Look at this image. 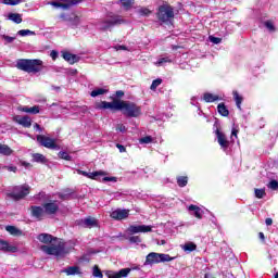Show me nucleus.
<instances>
[{"label":"nucleus","instance_id":"obj_52","mask_svg":"<svg viewBox=\"0 0 278 278\" xmlns=\"http://www.w3.org/2000/svg\"><path fill=\"white\" fill-rule=\"evenodd\" d=\"M3 38L7 42L11 43V42H14V40H16L15 37H10L8 35H3Z\"/></svg>","mask_w":278,"mask_h":278},{"label":"nucleus","instance_id":"obj_35","mask_svg":"<svg viewBox=\"0 0 278 278\" xmlns=\"http://www.w3.org/2000/svg\"><path fill=\"white\" fill-rule=\"evenodd\" d=\"M5 230L11 233V236H18L21 233V230L14 226H7Z\"/></svg>","mask_w":278,"mask_h":278},{"label":"nucleus","instance_id":"obj_32","mask_svg":"<svg viewBox=\"0 0 278 278\" xmlns=\"http://www.w3.org/2000/svg\"><path fill=\"white\" fill-rule=\"evenodd\" d=\"M101 94H108V89H103V88H97L93 89L90 93V97H101Z\"/></svg>","mask_w":278,"mask_h":278},{"label":"nucleus","instance_id":"obj_63","mask_svg":"<svg viewBox=\"0 0 278 278\" xmlns=\"http://www.w3.org/2000/svg\"><path fill=\"white\" fill-rule=\"evenodd\" d=\"M197 101V97H192L191 98V105H197V103H194Z\"/></svg>","mask_w":278,"mask_h":278},{"label":"nucleus","instance_id":"obj_12","mask_svg":"<svg viewBox=\"0 0 278 278\" xmlns=\"http://www.w3.org/2000/svg\"><path fill=\"white\" fill-rule=\"evenodd\" d=\"M113 220H125L129 218V210L127 208H116L110 213Z\"/></svg>","mask_w":278,"mask_h":278},{"label":"nucleus","instance_id":"obj_22","mask_svg":"<svg viewBox=\"0 0 278 278\" xmlns=\"http://www.w3.org/2000/svg\"><path fill=\"white\" fill-rule=\"evenodd\" d=\"M78 175H83L84 177H88L89 179H97V177H100L101 175H103V172L99 170V172L87 173L85 170L78 169Z\"/></svg>","mask_w":278,"mask_h":278},{"label":"nucleus","instance_id":"obj_6","mask_svg":"<svg viewBox=\"0 0 278 278\" xmlns=\"http://www.w3.org/2000/svg\"><path fill=\"white\" fill-rule=\"evenodd\" d=\"M27 194H29V186L22 185L14 187L12 192H9L7 197H9V199H12L13 201H21L22 199H25Z\"/></svg>","mask_w":278,"mask_h":278},{"label":"nucleus","instance_id":"obj_15","mask_svg":"<svg viewBox=\"0 0 278 278\" xmlns=\"http://www.w3.org/2000/svg\"><path fill=\"white\" fill-rule=\"evenodd\" d=\"M122 20L116 16V17H111L109 20L103 21L100 24V29H102L103 31L110 29L111 27H114V25H121Z\"/></svg>","mask_w":278,"mask_h":278},{"label":"nucleus","instance_id":"obj_58","mask_svg":"<svg viewBox=\"0 0 278 278\" xmlns=\"http://www.w3.org/2000/svg\"><path fill=\"white\" fill-rule=\"evenodd\" d=\"M7 170H9L10 173H16V166H8Z\"/></svg>","mask_w":278,"mask_h":278},{"label":"nucleus","instance_id":"obj_64","mask_svg":"<svg viewBox=\"0 0 278 278\" xmlns=\"http://www.w3.org/2000/svg\"><path fill=\"white\" fill-rule=\"evenodd\" d=\"M258 238H260L261 240H265L264 232H260V233H258Z\"/></svg>","mask_w":278,"mask_h":278},{"label":"nucleus","instance_id":"obj_26","mask_svg":"<svg viewBox=\"0 0 278 278\" xmlns=\"http://www.w3.org/2000/svg\"><path fill=\"white\" fill-rule=\"evenodd\" d=\"M8 18L9 21L16 23V25H21V23H23V15L18 13H9Z\"/></svg>","mask_w":278,"mask_h":278},{"label":"nucleus","instance_id":"obj_30","mask_svg":"<svg viewBox=\"0 0 278 278\" xmlns=\"http://www.w3.org/2000/svg\"><path fill=\"white\" fill-rule=\"evenodd\" d=\"M176 181L179 188H186L188 186V176H178Z\"/></svg>","mask_w":278,"mask_h":278},{"label":"nucleus","instance_id":"obj_61","mask_svg":"<svg viewBox=\"0 0 278 278\" xmlns=\"http://www.w3.org/2000/svg\"><path fill=\"white\" fill-rule=\"evenodd\" d=\"M29 110H30L29 106H23V108L21 109V111H22V112H25L26 114H29Z\"/></svg>","mask_w":278,"mask_h":278},{"label":"nucleus","instance_id":"obj_49","mask_svg":"<svg viewBox=\"0 0 278 278\" xmlns=\"http://www.w3.org/2000/svg\"><path fill=\"white\" fill-rule=\"evenodd\" d=\"M113 49H115V51H129L126 46L121 45L114 46Z\"/></svg>","mask_w":278,"mask_h":278},{"label":"nucleus","instance_id":"obj_45","mask_svg":"<svg viewBox=\"0 0 278 278\" xmlns=\"http://www.w3.org/2000/svg\"><path fill=\"white\" fill-rule=\"evenodd\" d=\"M2 3H4V5H18L21 0H2Z\"/></svg>","mask_w":278,"mask_h":278},{"label":"nucleus","instance_id":"obj_13","mask_svg":"<svg viewBox=\"0 0 278 278\" xmlns=\"http://www.w3.org/2000/svg\"><path fill=\"white\" fill-rule=\"evenodd\" d=\"M37 141L41 143V147H46V149H58V144H55V139H51V137L38 135Z\"/></svg>","mask_w":278,"mask_h":278},{"label":"nucleus","instance_id":"obj_41","mask_svg":"<svg viewBox=\"0 0 278 278\" xmlns=\"http://www.w3.org/2000/svg\"><path fill=\"white\" fill-rule=\"evenodd\" d=\"M140 144H151L153 142V138L151 136H146L139 139Z\"/></svg>","mask_w":278,"mask_h":278},{"label":"nucleus","instance_id":"obj_40","mask_svg":"<svg viewBox=\"0 0 278 278\" xmlns=\"http://www.w3.org/2000/svg\"><path fill=\"white\" fill-rule=\"evenodd\" d=\"M59 157H61V160H66V162H71V160H73V156L64 151L59 152Z\"/></svg>","mask_w":278,"mask_h":278},{"label":"nucleus","instance_id":"obj_53","mask_svg":"<svg viewBox=\"0 0 278 278\" xmlns=\"http://www.w3.org/2000/svg\"><path fill=\"white\" fill-rule=\"evenodd\" d=\"M116 148L118 149L119 153H125V151H127V149L125 148V146L117 143Z\"/></svg>","mask_w":278,"mask_h":278},{"label":"nucleus","instance_id":"obj_27","mask_svg":"<svg viewBox=\"0 0 278 278\" xmlns=\"http://www.w3.org/2000/svg\"><path fill=\"white\" fill-rule=\"evenodd\" d=\"M232 97L235 99L238 110L242 111V101H244V98H242V96H240V93H238V91H233Z\"/></svg>","mask_w":278,"mask_h":278},{"label":"nucleus","instance_id":"obj_21","mask_svg":"<svg viewBox=\"0 0 278 278\" xmlns=\"http://www.w3.org/2000/svg\"><path fill=\"white\" fill-rule=\"evenodd\" d=\"M63 59L65 60V62H68L70 64H76V62H79V56L71 52H64Z\"/></svg>","mask_w":278,"mask_h":278},{"label":"nucleus","instance_id":"obj_23","mask_svg":"<svg viewBox=\"0 0 278 278\" xmlns=\"http://www.w3.org/2000/svg\"><path fill=\"white\" fill-rule=\"evenodd\" d=\"M203 101H205V103H214L216 101H220V98L217 94L205 92L203 94Z\"/></svg>","mask_w":278,"mask_h":278},{"label":"nucleus","instance_id":"obj_9","mask_svg":"<svg viewBox=\"0 0 278 278\" xmlns=\"http://www.w3.org/2000/svg\"><path fill=\"white\" fill-rule=\"evenodd\" d=\"M151 231H153V227L147 225H130L127 228V232L130 236H134L136 233H151Z\"/></svg>","mask_w":278,"mask_h":278},{"label":"nucleus","instance_id":"obj_50","mask_svg":"<svg viewBox=\"0 0 278 278\" xmlns=\"http://www.w3.org/2000/svg\"><path fill=\"white\" fill-rule=\"evenodd\" d=\"M59 18H61V21H73V17H68V15H66L65 13H62Z\"/></svg>","mask_w":278,"mask_h":278},{"label":"nucleus","instance_id":"obj_18","mask_svg":"<svg viewBox=\"0 0 278 278\" xmlns=\"http://www.w3.org/2000/svg\"><path fill=\"white\" fill-rule=\"evenodd\" d=\"M31 216L37 218V220H42L45 218V208L42 206H31L30 207Z\"/></svg>","mask_w":278,"mask_h":278},{"label":"nucleus","instance_id":"obj_10","mask_svg":"<svg viewBox=\"0 0 278 278\" xmlns=\"http://www.w3.org/2000/svg\"><path fill=\"white\" fill-rule=\"evenodd\" d=\"M119 101L121 100H114L113 102H108V101L98 102L96 103V110L118 111V108H121Z\"/></svg>","mask_w":278,"mask_h":278},{"label":"nucleus","instance_id":"obj_55","mask_svg":"<svg viewBox=\"0 0 278 278\" xmlns=\"http://www.w3.org/2000/svg\"><path fill=\"white\" fill-rule=\"evenodd\" d=\"M50 58H52V60H58V51L52 50L50 53Z\"/></svg>","mask_w":278,"mask_h":278},{"label":"nucleus","instance_id":"obj_3","mask_svg":"<svg viewBox=\"0 0 278 278\" xmlns=\"http://www.w3.org/2000/svg\"><path fill=\"white\" fill-rule=\"evenodd\" d=\"M117 111L123 112L124 116H127L128 118H138V116L142 114V109L129 101L119 100V108Z\"/></svg>","mask_w":278,"mask_h":278},{"label":"nucleus","instance_id":"obj_51","mask_svg":"<svg viewBox=\"0 0 278 278\" xmlns=\"http://www.w3.org/2000/svg\"><path fill=\"white\" fill-rule=\"evenodd\" d=\"M265 27H267L269 31H275V25H273L271 22H266Z\"/></svg>","mask_w":278,"mask_h":278},{"label":"nucleus","instance_id":"obj_44","mask_svg":"<svg viewBox=\"0 0 278 278\" xmlns=\"http://www.w3.org/2000/svg\"><path fill=\"white\" fill-rule=\"evenodd\" d=\"M267 188H269V190H278V181L270 180L269 184L267 185Z\"/></svg>","mask_w":278,"mask_h":278},{"label":"nucleus","instance_id":"obj_43","mask_svg":"<svg viewBox=\"0 0 278 278\" xmlns=\"http://www.w3.org/2000/svg\"><path fill=\"white\" fill-rule=\"evenodd\" d=\"M93 277L97 278H103V273H101V269H99V266H94L93 267V273H92Z\"/></svg>","mask_w":278,"mask_h":278},{"label":"nucleus","instance_id":"obj_42","mask_svg":"<svg viewBox=\"0 0 278 278\" xmlns=\"http://www.w3.org/2000/svg\"><path fill=\"white\" fill-rule=\"evenodd\" d=\"M162 85V78L154 79L150 87V90H157V87Z\"/></svg>","mask_w":278,"mask_h":278},{"label":"nucleus","instance_id":"obj_29","mask_svg":"<svg viewBox=\"0 0 278 278\" xmlns=\"http://www.w3.org/2000/svg\"><path fill=\"white\" fill-rule=\"evenodd\" d=\"M217 112L220 114V116H229V110L225 105V103H219L217 105Z\"/></svg>","mask_w":278,"mask_h":278},{"label":"nucleus","instance_id":"obj_39","mask_svg":"<svg viewBox=\"0 0 278 278\" xmlns=\"http://www.w3.org/2000/svg\"><path fill=\"white\" fill-rule=\"evenodd\" d=\"M254 194H255L256 199H264V197L266 194V190L265 189H254Z\"/></svg>","mask_w":278,"mask_h":278},{"label":"nucleus","instance_id":"obj_7","mask_svg":"<svg viewBox=\"0 0 278 278\" xmlns=\"http://www.w3.org/2000/svg\"><path fill=\"white\" fill-rule=\"evenodd\" d=\"M215 136L220 149L224 150L225 153H227V151H229V146L231 144L229 139H227V135H225V132H223L220 128H217L215 130Z\"/></svg>","mask_w":278,"mask_h":278},{"label":"nucleus","instance_id":"obj_11","mask_svg":"<svg viewBox=\"0 0 278 278\" xmlns=\"http://www.w3.org/2000/svg\"><path fill=\"white\" fill-rule=\"evenodd\" d=\"M58 1H50L48 5H52L53 8H61L62 10H68L72 5H77V3H81V0H60Z\"/></svg>","mask_w":278,"mask_h":278},{"label":"nucleus","instance_id":"obj_2","mask_svg":"<svg viewBox=\"0 0 278 278\" xmlns=\"http://www.w3.org/2000/svg\"><path fill=\"white\" fill-rule=\"evenodd\" d=\"M16 68L25 73H40L42 71V61L38 59H20L16 61Z\"/></svg>","mask_w":278,"mask_h":278},{"label":"nucleus","instance_id":"obj_46","mask_svg":"<svg viewBox=\"0 0 278 278\" xmlns=\"http://www.w3.org/2000/svg\"><path fill=\"white\" fill-rule=\"evenodd\" d=\"M210 41L213 42V45H220L222 40L220 38L218 37H214V36H210Z\"/></svg>","mask_w":278,"mask_h":278},{"label":"nucleus","instance_id":"obj_59","mask_svg":"<svg viewBox=\"0 0 278 278\" xmlns=\"http://www.w3.org/2000/svg\"><path fill=\"white\" fill-rule=\"evenodd\" d=\"M265 225H267V227H270V225H273V218H266Z\"/></svg>","mask_w":278,"mask_h":278},{"label":"nucleus","instance_id":"obj_24","mask_svg":"<svg viewBox=\"0 0 278 278\" xmlns=\"http://www.w3.org/2000/svg\"><path fill=\"white\" fill-rule=\"evenodd\" d=\"M180 249L185 251V253H192V251H197V245L194 242H186L180 245Z\"/></svg>","mask_w":278,"mask_h":278},{"label":"nucleus","instance_id":"obj_57","mask_svg":"<svg viewBox=\"0 0 278 278\" xmlns=\"http://www.w3.org/2000/svg\"><path fill=\"white\" fill-rule=\"evenodd\" d=\"M72 21H73V25H75L76 27L77 25H79V16H74Z\"/></svg>","mask_w":278,"mask_h":278},{"label":"nucleus","instance_id":"obj_54","mask_svg":"<svg viewBox=\"0 0 278 278\" xmlns=\"http://www.w3.org/2000/svg\"><path fill=\"white\" fill-rule=\"evenodd\" d=\"M103 181H114V182H116V181H118V179L116 177H104Z\"/></svg>","mask_w":278,"mask_h":278},{"label":"nucleus","instance_id":"obj_48","mask_svg":"<svg viewBox=\"0 0 278 278\" xmlns=\"http://www.w3.org/2000/svg\"><path fill=\"white\" fill-rule=\"evenodd\" d=\"M116 131H121V134H125V131H127V127H125V125L123 124H118L116 126Z\"/></svg>","mask_w":278,"mask_h":278},{"label":"nucleus","instance_id":"obj_19","mask_svg":"<svg viewBox=\"0 0 278 278\" xmlns=\"http://www.w3.org/2000/svg\"><path fill=\"white\" fill-rule=\"evenodd\" d=\"M59 208L60 206L55 202H48L43 204V212L46 214H55V212H58Z\"/></svg>","mask_w":278,"mask_h":278},{"label":"nucleus","instance_id":"obj_25","mask_svg":"<svg viewBox=\"0 0 278 278\" xmlns=\"http://www.w3.org/2000/svg\"><path fill=\"white\" fill-rule=\"evenodd\" d=\"M62 273H65L67 276L80 275L81 274V271H79L78 266L66 267L65 269L62 270Z\"/></svg>","mask_w":278,"mask_h":278},{"label":"nucleus","instance_id":"obj_1","mask_svg":"<svg viewBox=\"0 0 278 278\" xmlns=\"http://www.w3.org/2000/svg\"><path fill=\"white\" fill-rule=\"evenodd\" d=\"M37 239L42 244L49 245H41L40 250L46 253V255H54V257H64L70 253V249L66 248V242L62 239H58L49 233H40Z\"/></svg>","mask_w":278,"mask_h":278},{"label":"nucleus","instance_id":"obj_62","mask_svg":"<svg viewBox=\"0 0 278 278\" xmlns=\"http://www.w3.org/2000/svg\"><path fill=\"white\" fill-rule=\"evenodd\" d=\"M34 128H35L37 131H42V128H40V125H38V124H35V125H34Z\"/></svg>","mask_w":278,"mask_h":278},{"label":"nucleus","instance_id":"obj_34","mask_svg":"<svg viewBox=\"0 0 278 278\" xmlns=\"http://www.w3.org/2000/svg\"><path fill=\"white\" fill-rule=\"evenodd\" d=\"M0 153L1 155H12V150L8 146L0 143Z\"/></svg>","mask_w":278,"mask_h":278},{"label":"nucleus","instance_id":"obj_20","mask_svg":"<svg viewBox=\"0 0 278 278\" xmlns=\"http://www.w3.org/2000/svg\"><path fill=\"white\" fill-rule=\"evenodd\" d=\"M188 211L191 213L192 216H194L195 218H199V220L203 218V211L201 210V207L194 204H191L188 206Z\"/></svg>","mask_w":278,"mask_h":278},{"label":"nucleus","instance_id":"obj_60","mask_svg":"<svg viewBox=\"0 0 278 278\" xmlns=\"http://www.w3.org/2000/svg\"><path fill=\"white\" fill-rule=\"evenodd\" d=\"M116 97H118V98L125 97V92L123 90H118V91H116Z\"/></svg>","mask_w":278,"mask_h":278},{"label":"nucleus","instance_id":"obj_14","mask_svg":"<svg viewBox=\"0 0 278 278\" xmlns=\"http://www.w3.org/2000/svg\"><path fill=\"white\" fill-rule=\"evenodd\" d=\"M129 273H131V268H123L119 271L106 270L105 275L108 278H125L129 276Z\"/></svg>","mask_w":278,"mask_h":278},{"label":"nucleus","instance_id":"obj_37","mask_svg":"<svg viewBox=\"0 0 278 278\" xmlns=\"http://www.w3.org/2000/svg\"><path fill=\"white\" fill-rule=\"evenodd\" d=\"M137 12L140 16H149V14H151V10L144 7L139 8Z\"/></svg>","mask_w":278,"mask_h":278},{"label":"nucleus","instance_id":"obj_33","mask_svg":"<svg viewBox=\"0 0 278 278\" xmlns=\"http://www.w3.org/2000/svg\"><path fill=\"white\" fill-rule=\"evenodd\" d=\"M119 3H122V7L124 8V10H131V7L135 3V0H119Z\"/></svg>","mask_w":278,"mask_h":278},{"label":"nucleus","instance_id":"obj_17","mask_svg":"<svg viewBox=\"0 0 278 278\" xmlns=\"http://www.w3.org/2000/svg\"><path fill=\"white\" fill-rule=\"evenodd\" d=\"M0 251H3L4 253H16V251H18V248H16V245L8 243V241L0 239Z\"/></svg>","mask_w":278,"mask_h":278},{"label":"nucleus","instance_id":"obj_28","mask_svg":"<svg viewBox=\"0 0 278 278\" xmlns=\"http://www.w3.org/2000/svg\"><path fill=\"white\" fill-rule=\"evenodd\" d=\"M170 63H173V59H170V56H162L154 64L160 67Z\"/></svg>","mask_w":278,"mask_h":278},{"label":"nucleus","instance_id":"obj_8","mask_svg":"<svg viewBox=\"0 0 278 278\" xmlns=\"http://www.w3.org/2000/svg\"><path fill=\"white\" fill-rule=\"evenodd\" d=\"M76 225L78 227H83L84 229H92L94 227H99V220L94 217L89 216V217L76 220Z\"/></svg>","mask_w":278,"mask_h":278},{"label":"nucleus","instance_id":"obj_56","mask_svg":"<svg viewBox=\"0 0 278 278\" xmlns=\"http://www.w3.org/2000/svg\"><path fill=\"white\" fill-rule=\"evenodd\" d=\"M233 138H238V129L232 128L231 130V139L233 140Z\"/></svg>","mask_w":278,"mask_h":278},{"label":"nucleus","instance_id":"obj_38","mask_svg":"<svg viewBox=\"0 0 278 278\" xmlns=\"http://www.w3.org/2000/svg\"><path fill=\"white\" fill-rule=\"evenodd\" d=\"M128 241L130 244H140V242H142V238H140V236H131L128 238Z\"/></svg>","mask_w":278,"mask_h":278},{"label":"nucleus","instance_id":"obj_5","mask_svg":"<svg viewBox=\"0 0 278 278\" xmlns=\"http://www.w3.org/2000/svg\"><path fill=\"white\" fill-rule=\"evenodd\" d=\"M156 16L162 23H168V21L175 18V8L168 3H163L159 7Z\"/></svg>","mask_w":278,"mask_h":278},{"label":"nucleus","instance_id":"obj_36","mask_svg":"<svg viewBox=\"0 0 278 278\" xmlns=\"http://www.w3.org/2000/svg\"><path fill=\"white\" fill-rule=\"evenodd\" d=\"M18 36L25 37V36H36V31L29 30V29H21L17 31Z\"/></svg>","mask_w":278,"mask_h":278},{"label":"nucleus","instance_id":"obj_4","mask_svg":"<svg viewBox=\"0 0 278 278\" xmlns=\"http://www.w3.org/2000/svg\"><path fill=\"white\" fill-rule=\"evenodd\" d=\"M175 257L168 254L151 252L146 256L144 266H153V264H162L164 262H173Z\"/></svg>","mask_w":278,"mask_h":278},{"label":"nucleus","instance_id":"obj_31","mask_svg":"<svg viewBox=\"0 0 278 278\" xmlns=\"http://www.w3.org/2000/svg\"><path fill=\"white\" fill-rule=\"evenodd\" d=\"M33 162H37L38 164H45L47 162V157L40 153L33 154Z\"/></svg>","mask_w":278,"mask_h":278},{"label":"nucleus","instance_id":"obj_47","mask_svg":"<svg viewBox=\"0 0 278 278\" xmlns=\"http://www.w3.org/2000/svg\"><path fill=\"white\" fill-rule=\"evenodd\" d=\"M40 113V108L38 105L31 106L29 109V114H39Z\"/></svg>","mask_w":278,"mask_h":278},{"label":"nucleus","instance_id":"obj_16","mask_svg":"<svg viewBox=\"0 0 278 278\" xmlns=\"http://www.w3.org/2000/svg\"><path fill=\"white\" fill-rule=\"evenodd\" d=\"M14 122L17 123V125H22V127H25L29 129L31 127V118L29 116H20L16 115L13 117Z\"/></svg>","mask_w":278,"mask_h":278}]
</instances>
